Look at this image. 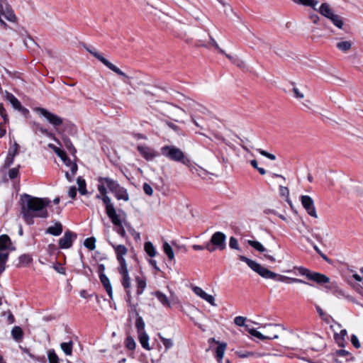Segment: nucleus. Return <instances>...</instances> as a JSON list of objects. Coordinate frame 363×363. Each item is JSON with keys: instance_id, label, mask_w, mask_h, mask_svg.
<instances>
[{"instance_id": "f257e3e1", "label": "nucleus", "mask_w": 363, "mask_h": 363, "mask_svg": "<svg viewBox=\"0 0 363 363\" xmlns=\"http://www.w3.org/2000/svg\"><path fill=\"white\" fill-rule=\"evenodd\" d=\"M201 106L189 97L183 98V112L185 113L183 123L190 127L194 125L196 133L211 141H224L223 136L217 130L220 123L217 119L206 118L201 115Z\"/></svg>"}, {"instance_id": "f03ea898", "label": "nucleus", "mask_w": 363, "mask_h": 363, "mask_svg": "<svg viewBox=\"0 0 363 363\" xmlns=\"http://www.w3.org/2000/svg\"><path fill=\"white\" fill-rule=\"evenodd\" d=\"M50 203L47 198H38L24 194L21 197V213L25 221L30 225L34 217L47 218L48 216L46 207Z\"/></svg>"}, {"instance_id": "7ed1b4c3", "label": "nucleus", "mask_w": 363, "mask_h": 363, "mask_svg": "<svg viewBox=\"0 0 363 363\" xmlns=\"http://www.w3.org/2000/svg\"><path fill=\"white\" fill-rule=\"evenodd\" d=\"M238 257L241 261L245 262L251 269L257 272L259 275H260L264 279H275L278 278V279L281 281H287L288 283H295L306 286H311L310 283L305 281L301 279L289 277L284 275H279L270 271L269 269L265 268L264 267L262 266L258 262L252 259H250L243 255H239Z\"/></svg>"}, {"instance_id": "20e7f679", "label": "nucleus", "mask_w": 363, "mask_h": 363, "mask_svg": "<svg viewBox=\"0 0 363 363\" xmlns=\"http://www.w3.org/2000/svg\"><path fill=\"white\" fill-rule=\"evenodd\" d=\"M259 328L263 329L264 333L255 328H250V325H246V330L251 335L260 340L277 339L279 337V335L284 330V328L281 325L278 324H266L261 326Z\"/></svg>"}, {"instance_id": "39448f33", "label": "nucleus", "mask_w": 363, "mask_h": 363, "mask_svg": "<svg viewBox=\"0 0 363 363\" xmlns=\"http://www.w3.org/2000/svg\"><path fill=\"white\" fill-rule=\"evenodd\" d=\"M104 184H106L107 187L109 190L114 194L115 196L118 200H123L125 201H128L129 200V196L127 190L120 186V184L111 178L108 177H103Z\"/></svg>"}, {"instance_id": "423d86ee", "label": "nucleus", "mask_w": 363, "mask_h": 363, "mask_svg": "<svg viewBox=\"0 0 363 363\" xmlns=\"http://www.w3.org/2000/svg\"><path fill=\"white\" fill-rule=\"evenodd\" d=\"M299 274L303 277H306L308 280L313 281L318 284H325L330 281V278L321 273L312 272L308 269L299 267L296 268Z\"/></svg>"}, {"instance_id": "0eeeda50", "label": "nucleus", "mask_w": 363, "mask_h": 363, "mask_svg": "<svg viewBox=\"0 0 363 363\" xmlns=\"http://www.w3.org/2000/svg\"><path fill=\"white\" fill-rule=\"evenodd\" d=\"M117 270L121 275V283L126 291L128 300H130L131 298V279L128 269V264H119Z\"/></svg>"}, {"instance_id": "6e6552de", "label": "nucleus", "mask_w": 363, "mask_h": 363, "mask_svg": "<svg viewBox=\"0 0 363 363\" xmlns=\"http://www.w3.org/2000/svg\"><path fill=\"white\" fill-rule=\"evenodd\" d=\"M88 52H89L94 57H95L96 59H98L101 62H102L105 66H106L108 68H109L111 70L114 72L115 73L118 74V75L124 77L125 80L124 82L125 83H129L128 82V79H130V77H128L125 72L121 71L119 68H118L116 66H115L113 64H112L111 62L107 60L105 57L102 56L98 51L96 50H90L87 49Z\"/></svg>"}, {"instance_id": "1a4fd4ad", "label": "nucleus", "mask_w": 363, "mask_h": 363, "mask_svg": "<svg viewBox=\"0 0 363 363\" xmlns=\"http://www.w3.org/2000/svg\"><path fill=\"white\" fill-rule=\"evenodd\" d=\"M35 111L43 116L50 124L54 127H57L63 123V119L59 116L50 112L44 108L38 107L35 108Z\"/></svg>"}, {"instance_id": "9d476101", "label": "nucleus", "mask_w": 363, "mask_h": 363, "mask_svg": "<svg viewBox=\"0 0 363 363\" xmlns=\"http://www.w3.org/2000/svg\"><path fill=\"white\" fill-rule=\"evenodd\" d=\"M199 217V211L191 203H186L183 210V219L187 225H191Z\"/></svg>"}, {"instance_id": "9b49d317", "label": "nucleus", "mask_w": 363, "mask_h": 363, "mask_svg": "<svg viewBox=\"0 0 363 363\" xmlns=\"http://www.w3.org/2000/svg\"><path fill=\"white\" fill-rule=\"evenodd\" d=\"M103 177H100L98 178V185L97 189L98 191L100 193V195H97V199H101L104 203L106 206V210L110 208L114 207L113 203H111V199L107 196V190L106 188V184L104 183V181H102Z\"/></svg>"}, {"instance_id": "f8f14e48", "label": "nucleus", "mask_w": 363, "mask_h": 363, "mask_svg": "<svg viewBox=\"0 0 363 363\" xmlns=\"http://www.w3.org/2000/svg\"><path fill=\"white\" fill-rule=\"evenodd\" d=\"M209 45L212 47H213L216 50H217L220 53L224 54L226 57L230 60L233 63L236 65L237 66L241 67L244 66V62L240 60L238 56L227 54L225 52V51L220 48L217 42L215 40L214 38H213L211 36H209Z\"/></svg>"}, {"instance_id": "ddd939ff", "label": "nucleus", "mask_w": 363, "mask_h": 363, "mask_svg": "<svg viewBox=\"0 0 363 363\" xmlns=\"http://www.w3.org/2000/svg\"><path fill=\"white\" fill-rule=\"evenodd\" d=\"M162 154L168 158L180 161L182 160V151L174 146H164L161 149Z\"/></svg>"}, {"instance_id": "4468645a", "label": "nucleus", "mask_w": 363, "mask_h": 363, "mask_svg": "<svg viewBox=\"0 0 363 363\" xmlns=\"http://www.w3.org/2000/svg\"><path fill=\"white\" fill-rule=\"evenodd\" d=\"M110 245L114 249L118 265L127 264L124 256L128 253V248L123 245H116L111 242Z\"/></svg>"}, {"instance_id": "2eb2a0df", "label": "nucleus", "mask_w": 363, "mask_h": 363, "mask_svg": "<svg viewBox=\"0 0 363 363\" xmlns=\"http://www.w3.org/2000/svg\"><path fill=\"white\" fill-rule=\"evenodd\" d=\"M301 201L307 213L311 216L317 218L318 214L316 213L313 200L309 196H301Z\"/></svg>"}, {"instance_id": "dca6fc26", "label": "nucleus", "mask_w": 363, "mask_h": 363, "mask_svg": "<svg viewBox=\"0 0 363 363\" xmlns=\"http://www.w3.org/2000/svg\"><path fill=\"white\" fill-rule=\"evenodd\" d=\"M77 238V235L69 230H67L65 233L62 238H61L59 240V246L62 249H67L69 248L72 245L73 240Z\"/></svg>"}, {"instance_id": "f3484780", "label": "nucleus", "mask_w": 363, "mask_h": 363, "mask_svg": "<svg viewBox=\"0 0 363 363\" xmlns=\"http://www.w3.org/2000/svg\"><path fill=\"white\" fill-rule=\"evenodd\" d=\"M226 236L221 232L215 233L211 238V242L216 247L218 250H223L225 248Z\"/></svg>"}, {"instance_id": "a211bd4d", "label": "nucleus", "mask_w": 363, "mask_h": 363, "mask_svg": "<svg viewBox=\"0 0 363 363\" xmlns=\"http://www.w3.org/2000/svg\"><path fill=\"white\" fill-rule=\"evenodd\" d=\"M192 290L196 295L208 302L212 306H216V300L213 296L206 293L201 287L192 286Z\"/></svg>"}, {"instance_id": "6ab92c4d", "label": "nucleus", "mask_w": 363, "mask_h": 363, "mask_svg": "<svg viewBox=\"0 0 363 363\" xmlns=\"http://www.w3.org/2000/svg\"><path fill=\"white\" fill-rule=\"evenodd\" d=\"M320 15L329 18L333 13H335L333 9L331 8L329 4L322 3L319 7H317L316 10Z\"/></svg>"}, {"instance_id": "aec40b11", "label": "nucleus", "mask_w": 363, "mask_h": 363, "mask_svg": "<svg viewBox=\"0 0 363 363\" xmlns=\"http://www.w3.org/2000/svg\"><path fill=\"white\" fill-rule=\"evenodd\" d=\"M0 11L3 14L6 15L8 20L11 21L14 20L15 16L11 11V7L6 0H0Z\"/></svg>"}, {"instance_id": "412c9836", "label": "nucleus", "mask_w": 363, "mask_h": 363, "mask_svg": "<svg viewBox=\"0 0 363 363\" xmlns=\"http://www.w3.org/2000/svg\"><path fill=\"white\" fill-rule=\"evenodd\" d=\"M227 349L226 342H218V347L216 349V358L219 363H222L223 358L224 357L225 350Z\"/></svg>"}, {"instance_id": "4be33fe9", "label": "nucleus", "mask_w": 363, "mask_h": 363, "mask_svg": "<svg viewBox=\"0 0 363 363\" xmlns=\"http://www.w3.org/2000/svg\"><path fill=\"white\" fill-rule=\"evenodd\" d=\"M106 213L108 218L111 219V222L116 226H121V221L118 215L116 213V209L114 207L106 209Z\"/></svg>"}, {"instance_id": "5701e85b", "label": "nucleus", "mask_w": 363, "mask_h": 363, "mask_svg": "<svg viewBox=\"0 0 363 363\" xmlns=\"http://www.w3.org/2000/svg\"><path fill=\"white\" fill-rule=\"evenodd\" d=\"M138 149L140 154L147 160H152L157 155L155 152L148 147L139 146Z\"/></svg>"}, {"instance_id": "b1692460", "label": "nucleus", "mask_w": 363, "mask_h": 363, "mask_svg": "<svg viewBox=\"0 0 363 363\" xmlns=\"http://www.w3.org/2000/svg\"><path fill=\"white\" fill-rule=\"evenodd\" d=\"M100 281L107 291L109 297L113 298V289L109 279L104 274H101Z\"/></svg>"}, {"instance_id": "393cba45", "label": "nucleus", "mask_w": 363, "mask_h": 363, "mask_svg": "<svg viewBox=\"0 0 363 363\" xmlns=\"http://www.w3.org/2000/svg\"><path fill=\"white\" fill-rule=\"evenodd\" d=\"M294 3L303 6L310 7L314 11L317 10V7L319 4L318 0H291Z\"/></svg>"}, {"instance_id": "a878e982", "label": "nucleus", "mask_w": 363, "mask_h": 363, "mask_svg": "<svg viewBox=\"0 0 363 363\" xmlns=\"http://www.w3.org/2000/svg\"><path fill=\"white\" fill-rule=\"evenodd\" d=\"M347 335V332L345 329L341 330L339 333H335L334 337L340 347H344L346 343L345 337Z\"/></svg>"}, {"instance_id": "bb28decb", "label": "nucleus", "mask_w": 363, "mask_h": 363, "mask_svg": "<svg viewBox=\"0 0 363 363\" xmlns=\"http://www.w3.org/2000/svg\"><path fill=\"white\" fill-rule=\"evenodd\" d=\"M62 232V225L60 222H56L54 225L49 227L46 230V233L57 236Z\"/></svg>"}, {"instance_id": "cd10ccee", "label": "nucleus", "mask_w": 363, "mask_h": 363, "mask_svg": "<svg viewBox=\"0 0 363 363\" xmlns=\"http://www.w3.org/2000/svg\"><path fill=\"white\" fill-rule=\"evenodd\" d=\"M135 281L137 284V294L141 295L146 288V279L144 277H136Z\"/></svg>"}, {"instance_id": "c85d7f7f", "label": "nucleus", "mask_w": 363, "mask_h": 363, "mask_svg": "<svg viewBox=\"0 0 363 363\" xmlns=\"http://www.w3.org/2000/svg\"><path fill=\"white\" fill-rule=\"evenodd\" d=\"M11 246V241L9 237L6 235H2L0 236V251L4 252Z\"/></svg>"}, {"instance_id": "c756f323", "label": "nucleus", "mask_w": 363, "mask_h": 363, "mask_svg": "<svg viewBox=\"0 0 363 363\" xmlns=\"http://www.w3.org/2000/svg\"><path fill=\"white\" fill-rule=\"evenodd\" d=\"M235 354L240 358H247L252 356H255L257 357H261L266 356L265 353H255L253 352H242V351H236Z\"/></svg>"}, {"instance_id": "7c9ffc66", "label": "nucleus", "mask_w": 363, "mask_h": 363, "mask_svg": "<svg viewBox=\"0 0 363 363\" xmlns=\"http://www.w3.org/2000/svg\"><path fill=\"white\" fill-rule=\"evenodd\" d=\"M191 14L198 21L206 22L208 20V17L197 9L191 11Z\"/></svg>"}, {"instance_id": "2f4dec72", "label": "nucleus", "mask_w": 363, "mask_h": 363, "mask_svg": "<svg viewBox=\"0 0 363 363\" xmlns=\"http://www.w3.org/2000/svg\"><path fill=\"white\" fill-rule=\"evenodd\" d=\"M138 340L143 347L147 350H150L149 345V337L146 333L138 334Z\"/></svg>"}, {"instance_id": "473e14b6", "label": "nucleus", "mask_w": 363, "mask_h": 363, "mask_svg": "<svg viewBox=\"0 0 363 363\" xmlns=\"http://www.w3.org/2000/svg\"><path fill=\"white\" fill-rule=\"evenodd\" d=\"M328 19L338 28L342 29L343 28L344 23L342 18L335 13H333Z\"/></svg>"}, {"instance_id": "72a5a7b5", "label": "nucleus", "mask_w": 363, "mask_h": 363, "mask_svg": "<svg viewBox=\"0 0 363 363\" xmlns=\"http://www.w3.org/2000/svg\"><path fill=\"white\" fill-rule=\"evenodd\" d=\"M7 100L12 104L13 107L17 110H21L22 106L21 102L12 94L6 93Z\"/></svg>"}, {"instance_id": "f704fd0d", "label": "nucleus", "mask_w": 363, "mask_h": 363, "mask_svg": "<svg viewBox=\"0 0 363 363\" xmlns=\"http://www.w3.org/2000/svg\"><path fill=\"white\" fill-rule=\"evenodd\" d=\"M77 183L79 192L82 195L86 194L87 190L85 180L82 177H79L77 179Z\"/></svg>"}, {"instance_id": "c9c22d12", "label": "nucleus", "mask_w": 363, "mask_h": 363, "mask_svg": "<svg viewBox=\"0 0 363 363\" xmlns=\"http://www.w3.org/2000/svg\"><path fill=\"white\" fill-rule=\"evenodd\" d=\"M11 335L16 341H21L23 338V333L20 327L15 326L11 330Z\"/></svg>"}, {"instance_id": "e433bc0d", "label": "nucleus", "mask_w": 363, "mask_h": 363, "mask_svg": "<svg viewBox=\"0 0 363 363\" xmlns=\"http://www.w3.org/2000/svg\"><path fill=\"white\" fill-rule=\"evenodd\" d=\"M352 42L348 40L340 41L337 43V48L342 52H347L350 50L352 48Z\"/></svg>"}, {"instance_id": "4c0bfd02", "label": "nucleus", "mask_w": 363, "mask_h": 363, "mask_svg": "<svg viewBox=\"0 0 363 363\" xmlns=\"http://www.w3.org/2000/svg\"><path fill=\"white\" fill-rule=\"evenodd\" d=\"M19 266H28L33 261V258L29 255H22L18 258Z\"/></svg>"}, {"instance_id": "58836bf2", "label": "nucleus", "mask_w": 363, "mask_h": 363, "mask_svg": "<svg viewBox=\"0 0 363 363\" xmlns=\"http://www.w3.org/2000/svg\"><path fill=\"white\" fill-rule=\"evenodd\" d=\"M145 250L146 253L151 257H153L156 255V250L151 242H146L144 245Z\"/></svg>"}, {"instance_id": "ea45409f", "label": "nucleus", "mask_w": 363, "mask_h": 363, "mask_svg": "<svg viewBox=\"0 0 363 363\" xmlns=\"http://www.w3.org/2000/svg\"><path fill=\"white\" fill-rule=\"evenodd\" d=\"M336 357H343L346 360H350L353 359L352 354L345 350H337L335 353Z\"/></svg>"}, {"instance_id": "a19ab883", "label": "nucleus", "mask_w": 363, "mask_h": 363, "mask_svg": "<svg viewBox=\"0 0 363 363\" xmlns=\"http://www.w3.org/2000/svg\"><path fill=\"white\" fill-rule=\"evenodd\" d=\"M135 328L138 334L146 333L145 330V323L141 316H138L135 320Z\"/></svg>"}, {"instance_id": "79ce46f5", "label": "nucleus", "mask_w": 363, "mask_h": 363, "mask_svg": "<svg viewBox=\"0 0 363 363\" xmlns=\"http://www.w3.org/2000/svg\"><path fill=\"white\" fill-rule=\"evenodd\" d=\"M247 243L252 247H253L254 249H255L256 250H257L260 252H264L266 251L265 247L262 245V243H260L258 241L249 240H247Z\"/></svg>"}, {"instance_id": "37998d69", "label": "nucleus", "mask_w": 363, "mask_h": 363, "mask_svg": "<svg viewBox=\"0 0 363 363\" xmlns=\"http://www.w3.org/2000/svg\"><path fill=\"white\" fill-rule=\"evenodd\" d=\"M72 345L73 342L72 341L69 342H62L60 345V347L65 354L71 355L72 353Z\"/></svg>"}, {"instance_id": "c03bdc74", "label": "nucleus", "mask_w": 363, "mask_h": 363, "mask_svg": "<svg viewBox=\"0 0 363 363\" xmlns=\"http://www.w3.org/2000/svg\"><path fill=\"white\" fill-rule=\"evenodd\" d=\"M163 250L165 254L168 256L169 259H174V252L172 247L167 243L164 242L163 245Z\"/></svg>"}, {"instance_id": "a18cd8bd", "label": "nucleus", "mask_w": 363, "mask_h": 363, "mask_svg": "<svg viewBox=\"0 0 363 363\" xmlns=\"http://www.w3.org/2000/svg\"><path fill=\"white\" fill-rule=\"evenodd\" d=\"M95 242H96V240L94 238H89L84 240V245L88 249L93 250L95 249V247H96Z\"/></svg>"}, {"instance_id": "49530a36", "label": "nucleus", "mask_w": 363, "mask_h": 363, "mask_svg": "<svg viewBox=\"0 0 363 363\" xmlns=\"http://www.w3.org/2000/svg\"><path fill=\"white\" fill-rule=\"evenodd\" d=\"M48 147L50 148H51L54 152L58 156L60 157L61 159L62 157H65V152L62 150L61 149H60L59 147H56L55 145H54L53 144H49L48 145Z\"/></svg>"}, {"instance_id": "de8ad7c7", "label": "nucleus", "mask_w": 363, "mask_h": 363, "mask_svg": "<svg viewBox=\"0 0 363 363\" xmlns=\"http://www.w3.org/2000/svg\"><path fill=\"white\" fill-rule=\"evenodd\" d=\"M48 357L49 363H59V358L54 350H50Z\"/></svg>"}, {"instance_id": "09e8293b", "label": "nucleus", "mask_w": 363, "mask_h": 363, "mask_svg": "<svg viewBox=\"0 0 363 363\" xmlns=\"http://www.w3.org/2000/svg\"><path fill=\"white\" fill-rule=\"evenodd\" d=\"M155 296L157 298V299L164 305V306H169V302L167 296L163 294L160 291H157L155 293Z\"/></svg>"}, {"instance_id": "8fccbe9b", "label": "nucleus", "mask_w": 363, "mask_h": 363, "mask_svg": "<svg viewBox=\"0 0 363 363\" xmlns=\"http://www.w3.org/2000/svg\"><path fill=\"white\" fill-rule=\"evenodd\" d=\"M125 346L128 350H133L135 348L136 343L134 340V339L128 336L125 340Z\"/></svg>"}, {"instance_id": "3c124183", "label": "nucleus", "mask_w": 363, "mask_h": 363, "mask_svg": "<svg viewBox=\"0 0 363 363\" xmlns=\"http://www.w3.org/2000/svg\"><path fill=\"white\" fill-rule=\"evenodd\" d=\"M292 91L294 93V97L297 99H304V93L298 87L294 86L292 89Z\"/></svg>"}, {"instance_id": "603ef678", "label": "nucleus", "mask_w": 363, "mask_h": 363, "mask_svg": "<svg viewBox=\"0 0 363 363\" xmlns=\"http://www.w3.org/2000/svg\"><path fill=\"white\" fill-rule=\"evenodd\" d=\"M279 192H280V195L283 197H285L286 199V201L288 203H289V190L287 187L286 186H281L279 187Z\"/></svg>"}, {"instance_id": "864d4df0", "label": "nucleus", "mask_w": 363, "mask_h": 363, "mask_svg": "<svg viewBox=\"0 0 363 363\" xmlns=\"http://www.w3.org/2000/svg\"><path fill=\"white\" fill-rule=\"evenodd\" d=\"M297 230L302 235V236L306 239V240L308 242L312 243V240H311V238L307 237L306 234V231L308 230V228L305 225L304 223L302 225V226L298 228Z\"/></svg>"}, {"instance_id": "5fc2aeb1", "label": "nucleus", "mask_w": 363, "mask_h": 363, "mask_svg": "<svg viewBox=\"0 0 363 363\" xmlns=\"http://www.w3.org/2000/svg\"><path fill=\"white\" fill-rule=\"evenodd\" d=\"M246 318L243 316H237L234 319V323L238 326H244L246 328L245 321Z\"/></svg>"}, {"instance_id": "6e6d98bb", "label": "nucleus", "mask_w": 363, "mask_h": 363, "mask_svg": "<svg viewBox=\"0 0 363 363\" xmlns=\"http://www.w3.org/2000/svg\"><path fill=\"white\" fill-rule=\"evenodd\" d=\"M229 246L230 248L232 249H234V250H240V246H239V244H238V240L234 238V237H231L230 238V240H229Z\"/></svg>"}, {"instance_id": "4d7b16f0", "label": "nucleus", "mask_w": 363, "mask_h": 363, "mask_svg": "<svg viewBox=\"0 0 363 363\" xmlns=\"http://www.w3.org/2000/svg\"><path fill=\"white\" fill-rule=\"evenodd\" d=\"M19 145L15 143L13 146L10 147L8 154H11L13 156H16L18 153Z\"/></svg>"}, {"instance_id": "13d9d810", "label": "nucleus", "mask_w": 363, "mask_h": 363, "mask_svg": "<svg viewBox=\"0 0 363 363\" xmlns=\"http://www.w3.org/2000/svg\"><path fill=\"white\" fill-rule=\"evenodd\" d=\"M303 106L308 110H312L313 108V103L310 99H306L304 101L301 103Z\"/></svg>"}, {"instance_id": "bf43d9fd", "label": "nucleus", "mask_w": 363, "mask_h": 363, "mask_svg": "<svg viewBox=\"0 0 363 363\" xmlns=\"http://www.w3.org/2000/svg\"><path fill=\"white\" fill-rule=\"evenodd\" d=\"M351 342L355 348L358 349L361 347V344L358 340V337L355 335H352L351 336Z\"/></svg>"}, {"instance_id": "052dcab7", "label": "nucleus", "mask_w": 363, "mask_h": 363, "mask_svg": "<svg viewBox=\"0 0 363 363\" xmlns=\"http://www.w3.org/2000/svg\"><path fill=\"white\" fill-rule=\"evenodd\" d=\"M257 150L262 155L269 158V160H274L276 159L275 155L273 154L269 153L267 151L260 149Z\"/></svg>"}, {"instance_id": "680f3d73", "label": "nucleus", "mask_w": 363, "mask_h": 363, "mask_svg": "<svg viewBox=\"0 0 363 363\" xmlns=\"http://www.w3.org/2000/svg\"><path fill=\"white\" fill-rule=\"evenodd\" d=\"M316 310L320 318L325 322L328 321V316L320 306H316Z\"/></svg>"}, {"instance_id": "e2e57ef3", "label": "nucleus", "mask_w": 363, "mask_h": 363, "mask_svg": "<svg viewBox=\"0 0 363 363\" xmlns=\"http://www.w3.org/2000/svg\"><path fill=\"white\" fill-rule=\"evenodd\" d=\"M143 190H144L145 193L146 194H147L148 196H152V194H153L152 188L151 187L150 185H149L147 183L144 184V185H143Z\"/></svg>"}, {"instance_id": "0e129e2a", "label": "nucleus", "mask_w": 363, "mask_h": 363, "mask_svg": "<svg viewBox=\"0 0 363 363\" xmlns=\"http://www.w3.org/2000/svg\"><path fill=\"white\" fill-rule=\"evenodd\" d=\"M14 157H15L11 155V154H8L5 160L4 166L9 167L13 163Z\"/></svg>"}, {"instance_id": "69168bd1", "label": "nucleus", "mask_w": 363, "mask_h": 363, "mask_svg": "<svg viewBox=\"0 0 363 363\" xmlns=\"http://www.w3.org/2000/svg\"><path fill=\"white\" fill-rule=\"evenodd\" d=\"M18 174V169L17 168L11 169L9 171V177L10 179H15Z\"/></svg>"}, {"instance_id": "338daca9", "label": "nucleus", "mask_w": 363, "mask_h": 363, "mask_svg": "<svg viewBox=\"0 0 363 363\" xmlns=\"http://www.w3.org/2000/svg\"><path fill=\"white\" fill-rule=\"evenodd\" d=\"M68 195L72 199H75L77 196V189L75 186H72L69 188L68 191Z\"/></svg>"}, {"instance_id": "774afa93", "label": "nucleus", "mask_w": 363, "mask_h": 363, "mask_svg": "<svg viewBox=\"0 0 363 363\" xmlns=\"http://www.w3.org/2000/svg\"><path fill=\"white\" fill-rule=\"evenodd\" d=\"M162 341L166 347V349H169L172 346V341L170 339H167L161 337Z\"/></svg>"}]
</instances>
